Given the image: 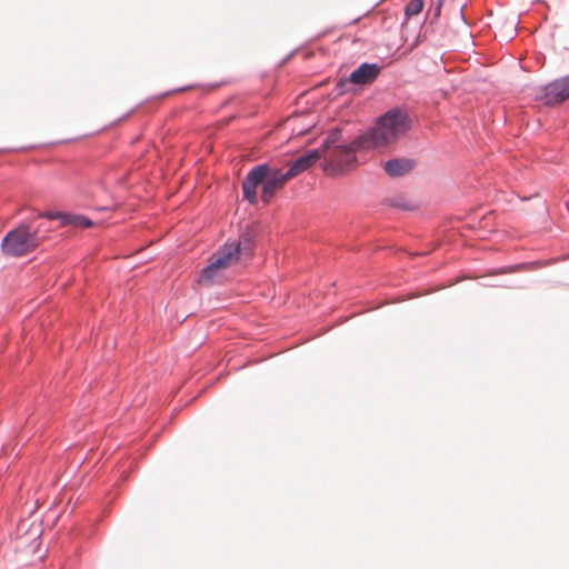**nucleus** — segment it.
<instances>
[{
    "mask_svg": "<svg viewBox=\"0 0 569 569\" xmlns=\"http://www.w3.org/2000/svg\"><path fill=\"white\" fill-rule=\"evenodd\" d=\"M380 68L377 64L362 63L350 74V81L356 84L372 82L379 74Z\"/></svg>",
    "mask_w": 569,
    "mask_h": 569,
    "instance_id": "nucleus-9",
    "label": "nucleus"
},
{
    "mask_svg": "<svg viewBox=\"0 0 569 569\" xmlns=\"http://www.w3.org/2000/svg\"><path fill=\"white\" fill-rule=\"evenodd\" d=\"M413 161L409 159H391L385 163V170L390 177H401L413 169Z\"/></svg>",
    "mask_w": 569,
    "mask_h": 569,
    "instance_id": "nucleus-10",
    "label": "nucleus"
},
{
    "mask_svg": "<svg viewBox=\"0 0 569 569\" xmlns=\"http://www.w3.org/2000/svg\"><path fill=\"white\" fill-rule=\"evenodd\" d=\"M62 216L63 214L54 213V212H44V213H40L39 214V217H44V218H48L50 220H54V219H58V218H60L62 220Z\"/></svg>",
    "mask_w": 569,
    "mask_h": 569,
    "instance_id": "nucleus-13",
    "label": "nucleus"
},
{
    "mask_svg": "<svg viewBox=\"0 0 569 569\" xmlns=\"http://www.w3.org/2000/svg\"><path fill=\"white\" fill-rule=\"evenodd\" d=\"M409 128L407 112L393 109L382 116L371 130L356 138V144L365 147L366 150L383 148L405 136Z\"/></svg>",
    "mask_w": 569,
    "mask_h": 569,
    "instance_id": "nucleus-1",
    "label": "nucleus"
},
{
    "mask_svg": "<svg viewBox=\"0 0 569 569\" xmlns=\"http://www.w3.org/2000/svg\"><path fill=\"white\" fill-rule=\"evenodd\" d=\"M62 223L76 228H90L93 224L89 218L81 214H63Z\"/></svg>",
    "mask_w": 569,
    "mask_h": 569,
    "instance_id": "nucleus-11",
    "label": "nucleus"
},
{
    "mask_svg": "<svg viewBox=\"0 0 569 569\" xmlns=\"http://www.w3.org/2000/svg\"><path fill=\"white\" fill-rule=\"evenodd\" d=\"M41 226L31 229L28 224L19 226L9 231L2 239V250L6 254L12 257H21L36 250L43 237H40Z\"/></svg>",
    "mask_w": 569,
    "mask_h": 569,
    "instance_id": "nucleus-4",
    "label": "nucleus"
},
{
    "mask_svg": "<svg viewBox=\"0 0 569 569\" xmlns=\"http://www.w3.org/2000/svg\"><path fill=\"white\" fill-rule=\"evenodd\" d=\"M423 9V1L422 0H410L406 8H405V14L410 18L413 16L419 14Z\"/></svg>",
    "mask_w": 569,
    "mask_h": 569,
    "instance_id": "nucleus-12",
    "label": "nucleus"
},
{
    "mask_svg": "<svg viewBox=\"0 0 569 569\" xmlns=\"http://www.w3.org/2000/svg\"><path fill=\"white\" fill-rule=\"evenodd\" d=\"M242 251L249 252L250 247L244 246L242 248L241 243L238 242L226 243L212 254L209 264L201 272L199 283L211 284L219 281L224 271L239 261Z\"/></svg>",
    "mask_w": 569,
    "mask_h": 569,
    "instance_id": "nucleus-3",
    "label": "nucleus"
},
{
    "mask_svg": "<svg viewBox=\"0 0 569 569\" xmlns=\"http://www.w3.org/2000/svg\"><path fill=\"white\" fill-rule=\"evenodd\" d=\"M543 100L547 104L561 103L569 99V76L557 79L543 89Z\"/></svg>",
    "mask_w": 569,
    "mask_h": 569,
    "instance_id": "nucleus-6",
    "label": "nucleus"
},
{
    "mask_svg": "<svg viewBox=\"0 0 569 569\" xmlns=\"http://www.w3.org/2000/svg\"><path fill=\"white\" fill-rule=\"evenodd\" d=\"M269 167L267 164H260L254 167L249 173L246 176L242 182L243 197L250 203H256L258 200L257 197V188L262 184V181L266 179Z\"/></svg>",
    "mask_w": 569,
    "mask_h": 569,
    "instance_id": "nucleus-5",
    "label": "nucleus"
},
{
    "mask_svg": "<svg viewBox=\"0 0 569 569\" xmlns=\"http://www.w3.org/2000/svg\"><path fill=\"white\" fill-rule=\"evenodd\" d=\"M336 142V134H330L321 147L322 169L327 176H342L353 170L358 164L356 152L366 150L356 144V139L349 144Z\"/></svg>",
    "mask_w": 569,
    "mask_h": 569,
    "instance_id": "nucleus-2",
    "label": "nucleus"
},
{
    "mask_svg": "<svg viewBox=\"0 0 569 569\" xmlns=\"http://www.w3.org/2000/svg\"><path fill=\"white\" fill-rule=\"evenodd\" d=\"M322 158L321 148L310 150L306 154L297 158L290 166L287 171L288 176L291 178L297 177L298 174L307 171L313 164H316Z\"/></svg>",
    "mask_w": 569,
    "mask_h": 569,
    "instance_id": "nucleus-8",
    "label": "nucleus"
},
{
    "mask_svg": "<svg viewBox=\"0 0 569 569\" xmlns=\"http://www.w3.org/2000/svg\"><path fill=\"white\" fill-rule=\"evenodd\" d=\"M290 179L288 173L278 170L271 171L269 168L266 179L262 181L261 199L264 203H269L274 193L280 190Z\"/></svg>",
    "mask_w": 569,
    "mask_h": 569,
    "instance_id": "nucleus-7",
    "label": "nucleus"
}]
</instances>
